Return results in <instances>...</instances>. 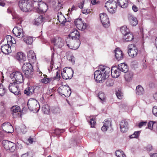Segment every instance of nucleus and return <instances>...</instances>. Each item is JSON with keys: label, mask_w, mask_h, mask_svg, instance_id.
Instances as JSON below:
<instances>
[{"label": "nucleus", "mask_w": 157, "mask_h": 157, "mask_svg": "<svg viewBox=\"0 0 157 157\" xmlns=\"http://www.w3.org/2000/svg\"><path fill=\"white\" fill-rule=\"evenodd\" d=\"M147 123V122L146 121H144L140 122L138 126L139 128H140L142 127L143 126L145 125Z\"/></svg>", "instance_id": "obj_56"}, {"label": "nucleus", "mask_w": 157, "mask_h": 157, "mask_svg": "<svg viewBox=\"0 0 157 157\" xmlns=\"http://www.w3.org/2000/svg\"><path fill=\"white\" fill-rule=\"evenodd\" d=\"M133 39V34L129 32L124 34L123 36V41L124 42L131 41Z\"/></svg>", "instance_id": "obj_24"}, {"label": "nucleus", "mask_w": 157, "mask_h": 157, "mask_svg": "<svg viewBox=\"0 0 157 157\" xmlns=\"http://www.w3.org/2000/svg\"><path fill=\"white\" fill-rule=\"evenodd\" d=\"M114 83L113 81L111 79H108L106 82V84L108 86H110L113 85Z\"/></svg>", "instance_id": "obj_47"}, {"label": "nucleus", "mask_w": 157, "mask_h": 157, "mask_svg": "<svg viewBox=\"0 0 157 157\" xmlns=\"http://www.w3.org/2000/svg\"><path fill=\"white\" fill-rule=\"evenodd\" d=\"M120 30L121 33L124 35L128 33L129 31V29L126 26H124L121 27Z\"/></svg>", "instance_id": "obj_42"}, {"label": "nucleus", "mask_w": 157, "mask_h": 157, "mask_svg": "<svg viewBox=\"0 0 157 157\" xmlns=\"http://www.w3.org/2000/svg\"><path fill=\"white\" fill-rule=\"evenodd\" d=\"M50 110L49 106L48 105H44L42 107V110L44 113L48 114Z\"/></svg>", "instance_id": "obj_39"}, {"label": "nucleus", "mask_w": 157, "mask_h": 157, "mask_svg": "<svg viewBox=\"0 0 157 157\" xmlns=\"http://www.w3.org/2000/svg\"><path fill=\"white\" fill-rule=\"evenodd\" d=\"M96 122L95 121L94 119H93V118H91L90 121V124L91 127H94L95 124Z\"/></svg>", "instance_id": "obj_54"}, {"label": "nucleus", "mask_w": 157, "mask_h": 157, "mask_svg": "<svg viewBox=\"0 0 157 157\" xmlns=\"http://www.w3.org/2000/svg\"><path fill=\"white\" fill-rule=\"evenodd\" d=\"M73 42H69L66 43L67 46L71 49L75 50L77 49L80 44L79 40H73Z\"/></svg>", "instance_id": "obj_17"}, {"label": "nucleus", "mask_w": 157, "mask_h": 157, "mask_svg": "<svg viewBox=\"0 0 157 157\" xmlns=\"http://www.w3.org/2000/svg\"><path fill=\"white\" fill-rule=\"evenodd\" d=\"M2 127L3 130L7 133H11L13 131L12 126L9 122H5L2 124Z\"/></svg>", "instance_id": "obj_19"}, {"label": "nucleus", "mask_w": 157, "mask_h": 157, "mask_svg": "<svg viewBox=\"0 0 157 157\" xmlns=\"http://www.w3.org/2000/svg\"><path fill=\"white\" fill-rule=\"evenodd\" d=\"M108 128H107L103 124V126L101 128V130L104 132H106L107 129Z\"/></svg>", "instance_id": "obj_62"}, {"label": "nucleus", "mask_w": 157, "mask_h": 157, "mask_svg": "<svg viewBox=\"0 0 157 157\" xmlns=\"http://www.w3.org/2000/svg\"><path fill=\"white\" fill-rule=\"evenodd\" d=\"M13 34L17 37L21 38L24 36L23 31L21 27H15L13 30Z\"/></svg>", "instance_id": "obj_18"}, {"label": "nucleus", "mask_w": 157, "mask_h": 157, "mask_svg": "<svg viewBox=\"0 0 157 157\" xmlns=\"http://www.w3.org/2000/svg\"><path fill=\"white\" fill-rule=\"evenodd\" d=\"M132 10L135 12H137L138 10V8L135 5H133L132 6Z\"/></svg>", "instance_id": "obj_63"}, {"label": "nucleus", "mask_w": 157, "mask_h": 157, "mask_svg": "<svg viewBox=\"0 0 157 157\" xmlns=\"http://www.w3.org/2000/svg\"><path fill=\"white\" fill-rule=\"evenodd\" d=\"M118 69L119 71L124 73L127 72L128 71V66L124 63L119 64L118 66Z\"/></svg>", "instance_id": "obj_28"}, {"label": "nucleus", "mask_w": 157, "mask_h": 157, "mask_svg": "<svg viewBox=\"0 0 157 157\" xmlns=\"http://www.w3.org/2000/svg\"><path fill=\"white\" fill-rule=\"evenodd\" d=\"M115 154L117 157H126L125 154L122 151H117L115 152Z\"/></svg>", "instance_id": "obj_43"}, {"label": "nucleus", "mask_w": 157, "mask_h": 157, "mask_svg": "<svg viewBox=\"0 0 157 157\" xmlns=\"http://www.w3.org/2000/svg\"><path fill=\"white\" fill-rule=\"evenodd\" d=\"M3 147L6 150L11 152H13L16 151V144L8 140L2 141Z\"/></svg>", "instance_id": "obj_8"}, {"label": "nucleus", "mask_w": 157, "mask_h": 157, "mask_svg": "<svg viewBox=\"0 0 157 157\" xmlns=\"http://www.w3.org/2000/svg\"><path fill=\"white\" fill-rule=\"evenodd\" d=\"M155 121H150L148 124V128L151 129L152 130L153 129H154L155 126Z\"/></svg>", "instance_id": "obj_46"}, {"label": "nucleus", "mask_w": 157, "mask_h": 157, "mask_svg": "<svg viewBox=\"0 0 157 157\" xmlns=\"http://www.w3.org/2000/svg\"><path fill=\"white\" fill-rule=\"evenodd\" d=\"M58 91L60 94L63 95L66 97H69L71 93L70 88L67 85L60 86L58 88Z\"/></svg>", "instance_id": "obj_7"}, {"label": "nucleus", "mask_w": 157, "mask_h": 157, "mask_svg": "<svg viewBox=\"0 0 157 157\" xmlns=\"http://www.w3.org/2000/svg\"><path fill=\"white\" fill-rule=\"evenodd\" d=\"M147 150L148 151H151L153 149V147L151 144L148 145L146 147Z\"/></svg>", "instance_id": "obj_57"}, {"label": "nucleus", "mask_w": 157, "mask_h": 157, "mask_svg": "<svg viewBox=\"0 0 157 157\" xmlns=\"http://www.w3.org/2000/svg\"><path fill=\"white\" fill-rule=\"evenodd\" d=\"M34 90V88L33 87L30 86L25 90L24 93L27 95H31L33 93Z\"/></svg>", "instance_id": "obj_31"}, {"label": "nucleus", "mask_w": 157, "mask_h": 157, "mask_svg": "<svg viewBox=\"0 0 157 157\" xmlns=\"http://www.w3.org/2000/svg\"><path fill=\"white\" fill-rule=\"evenodd\" d=\"M16 43V41L14 38H13L11 40L9 44H11L12 45L13 44H15Z\"/></svg>", "instance_id": "obj_61"}, {"label": "nucleus", "mask_w": 157, "mask_h": 157, "mask_svg": "<svg viewBox=\"0 0 157 157\" xmlns=\"http://www.w3.org/2000/svg\"><path fill=\"white\" fill-rule=\"evenodd\" d=\"M16 83L13 82L10 84L8 88L10 91L15 95H18L20 92V89Z\"/></svg>", "instance_id": "obj_12"}, {"label": "nucleus", "mask_w": 157, "mask_h": 157, "mask_svg": "<svg viewBox=\"0 0 157 157\" xmlns=\"http://www.w3.org/2000/svg\"><path fill=\"white\" fill-rule=\"evenodd\" d=\"M103 124L108 128L111 125V122L110 121L105 120L103 122Z\"/></svg>", "instance_id": "obj_48"}, {"label": "nucleus", "mask_w": 157, "mask_h": 157, "mask_svg": "<svg viewBox=\"0 0 157 157\" xmlns=\"http://www.w3.org/2000/svg\"><path fill=\"white\" fill-rule=\"evenodd\" d=\"M140 133V131L135 132L133 134L130 136V138H137L139 137Z\"/></svg>", "instance_id": "obj_45"}, {"label": "nucleus", "mask_w": 157, "mask_h": 157, "mask_svg": "<svg viewBox=\"0 0 157 157\" xmlns=\"http://www.w3.org/2000/svg\"><path fill=\"white\" fill-rule=\"evenodd\" d=\"M20 108L18 106H13L11 108L12 114L13 115H14L15 113H16L20 112Z\"/></svg>", "instance_id": "obj_40"}, {"label": "nucleus", "mask_w": 157, "mask_h": 157, "mask_svg": "<svg viewBox=\"0 0 157 157\" xmlns=\"http://www.w3.org/2000/svg\"><path fill=\"white\" fill-rule=\"evenodd\" d=\"M77 9V7L75 6H73L71 9H69L68 10V14H71V12L73 10H76Z\"/></svg>", "instance_id": "obj_50"}, {"label": "nucleus", "mask_w": 157, "mask_h": 157, "mask_svg": "<svg viewBox=\"0 0 157 157\" xmlns=\"http://www.w3.org/2000/svg\"><path fill=\"white\" fill-rule=\"evenodd\" d=\"M105 7H106L108 11L110 13H113L115 12L117 7L116 2L113 0H109L107 1Z\"/></svg>", "instance_id": "obj_6"}, {"label": "nucleus", "mask_w": 157, "mask_h": 157, "mask_svg": "<svg viewBox=\"0 0 157 157\" xmlns=\"http://www.w3.org/2000/svg\"><path fill=\"white\" fill-rule=\"evenodd\" d=\"M124 75V78L125 80L128 82H129L132 80L133 75V73L131 71L127 72Z\"/></svg>", "instance_id": "obj_30"}, {"label": "nucleus", "mask_w": 157, "mask_h": 157, "mask_svg": "<svg viewBox=\"0 0 157 157\" xmlns=\"http://www.w3.org/2000/svg\"><path fill=\"white\" fill-rule=\"evenodd\" d=\"M84 4V1H83L79 3L78 5V7L81 9H82L83 8V5Z\"/></svg>", "instance_id": "obj_59"}, {"label": "nucleus", "mask_w": 157, "mask_h": 157, "mask_svg": "<svg viewBox=\"0 0 157 157\" xmlns=\"http://www.w3.org/2000/svg\"><path fill=\"white\" fill-rule=\"evenodd\" d=\"M22 148L23 147L21 144L18 143H17L16 144V150L17 149H22Z\"/></svg>", "instance_id": "obj_55"}, {"label": "nucleus", "mask_w": 157, "mask_h": 157, "mask_svg": "<svg viewBox=\"0 0 157 157\" xmlns=\"http://www.w3.org/2000/svg\"><path fill=\"white\" fill-rule=\"evenodd\" d=\"M13 37L10 35H7L6 36V38L8 44L9 43L11 40L13 38Z\"/></svg>", "instance_id": "obj_58"}, {"label": "nucleus", "mask_w": 157, "mask_h": 157, "mask_svg": "<svg viewBox=\"0 0 157 157\" xmlns=\"http://www.w3.org/2000/svg\"><path fill=\"white\" fill-rule=\"evenodd\" d=\"M129 21L130 24L133 26H136L138 23L137 18L132 16H131L129 18Z\"/></svg>", "instance_id": "obj_32"}, {"label": "nucleus", "mask_w": 157, "mask_h": 157, "mask_svg": "<svg viewBox=\"0 0 157 157\" xmlns=\"http://www.w3.org/2000/svg\"><path fill=\"white\" fill-rule=\"evenodd\" d=\"M33 3L31 0H21L19 2V6L21 10L27 12L33 9Z\"/></svg>", "instance_id": "obj_2"}, {"label": "nucleus", "mask_w": 157, "mask_h": 157, "mask_svg": "<svg viewBox=\"0 0 157 157\" xmlns=\"http://www.w3.org/2000/svg\"><path fill=\"white\" fill-rule=\"evenodd\" d=\"M54 64V62L53 59L52 58L51 60L50 65L48 67V70L50 72L55 70H57L58 68V66L56 67L54 66V67H53Z\"/></svg>", "instance_id": "obj_38"}, {"label": "nucleus", "mask_w": 157, "mask_h": 157, "mask_svg": "<svg viewBox=\"0 0 157 157\" xmlns=\"http://www.w3.org/2000/svg\"><path fill=\"white\" fill-rule=\"evenodd\" d=\"M54 80V78H48L47 76L46 75L42 79H41V82L44 84H47L48 82Z\"/></svg>", "instance_id": "obj_35"}, {"label": "nucleus", "mask_w": 157, "mask_h": 157, "mask_svg": "<svg viewBox=\"0 0 157 157\" xmlns=\"http://www.w3.org/2000/svg\"><path fill=\"white\" fill-rule=\"evenodd\" d=\"M116 95L117 98L119 99H121L123 96V93L119 90L116 92Z\"/></svg>", "instance_id": "obj_49"}, {"label": "nucleus", "mask_w": 157, "mask_h": 157, "mask_svg": "<svg viewBox=\"0 0 157 157\" xmlns=\"http://www.w3.org/2000/svg\"><path fill=\"white\" fill-rule=\"evenodd\" d=\"M119 125L121 132H125L127 131L128 129V123L126 120L122 121L120 122Z\"/></svg>", "instance_id": "obj_20"}, {"label": "nucleus", "mask_w": 157, "mask_h": 157, "mask_svg": "<svg viewBox=\"0 0 157 157\" xmlns=\"http://www.w3.org/2000/svg\"><path fill=\"white\" fill-rule=\"evenodd\" d=\"M27 57L30 62L34 63L36 61V55L33 51L30 50L28 52Z\"/></svg>", "instance_id": "obj_23"}, {"label": "nucleus", "mask_w": 157, "mask_h": 157, "mask_svg": "<svg viewBox=\"0 0 157 157\" xmlns=\"http://www.w3.org/2000/svg\"><path fill=\"white\" fill-rule=\"evenodd\" d=\"M27 105L29 110L37 112L40 109V105L38 101L34 99L30 98L28 102Z\"/></svg>", "instance_id": "obj_4"}, {"label": "nucleus", "mask_w": 157, "mask_h": 157, "mask_svg": "<svg viewBox=\"0 0 157 157\" xmlns=\"http://www.w3.org/2000/svg\"><path fill=\"white\" fill-rule=\"evenodd\" d=\"M143 88L140 85L137 86L136 89V93L137 95H141L144 93Z\"/></svg>", "instance_id": "obj_36"}, {"label": "nucleus", "mask_w": 157, "mask_h": 157, "mask_svg": "<svg viewBox=\"0 0 157 157\" xmlns=\"http://www.w3.org/2000/svg\"><path fill=\"white\" fill-rule=\"evenodd\" d=\"M2 52L5 54H8L11 52V46L8 44L2 45L1 48Z\"/></svg>", "instance_id": "obj_21"}, {"label": "nucleus", "mask_w": 157, "mask_h": 157, "mask_svg": "<svg viewBox=\"0 0 157 157\" xmlns=\"http://www.w3.org/2000/svg\"><path fill=\"white\" fill-rule=\"evenodd\" d=\"M10 77L14 82L19 84L24 81L22 73L19 71L12 73L10 74Z\"/></svg>", "instance_id": "obj_5"}, {"label": "nucleus", "mask_w": 157, "mask_h": 157, "mask_svg": "<svg viewBox=\"0 0 157 157\" xmlns=\"http://www.w3.org/2000/svg\"><path fill=\"white\" fill-rule=\"evenodd\" d=\"M152 112L153 114L157 117V106H155L153 107Z\"/></svg>", "instance_id": "obj_53"}, {"label": "nucleus", "mask_w": 157, "mask_h": 157, "mask_svg": "<svg viewBox=\"0 0 157 157\" xmlns=\"http://www.w3.org/2000/svg\"><path fill=\"white\" fill-rule=\"evenodd\" d=\"M23 39L25 43L29 44H31L33 41V38L30 36H23Z\"/></svg>", "instance_id": "obj_33"}, {"label": "nucleus", "mask_w": 157, "mask_h": 157, "mask_svg": "<svg viewBox=\"0 0 157 157\" xmlns=\"http://www.w3.org/2000/svg\"><path fill=\"white\" fill-rule=\"evenodd\" d=\"M117 4L120 7L124 8H126L128 5L129 0H117Z\"/></svg>", "instance_id": "obj_25"}, {"label": "nucleus", "mask_w": 157, "mask_h": 157, "mask_svg": "<svg viewBox=\"0 0 157 157\" xmlns=\"http://www.w3.org/2000/svg\"><path fill=\"white\" fill-rule=\"evenodd\" d=\"M21 131L23 134H25L27 132V129L25 125H22L21 127Z\"/></svg>", "instance_id": "obj_51"}, {"label": "nucleus", "mask_w": 157, "mask_h": 157, "mask_svg": "<svg viewBox=\"0 0 157 157\" xmlns=\"http://www.w3.org/2000/svg\"><path fill=\"white\" fill-rule=\"evenodd\" d=\"M115 55L116 59L118 61L123 59L124 58V54L119 48H116L115 49Z\"/></svg>", "instance_id": "obj_22"}, {"label": "nucleus", "mask_w": 157, "mask_h": 157, "mask_svg": "<svg viewBox=\"0 0 157 157\" xmlns=\"http://www.w3.org/2000/svg\"><path fill=\"white\" fill-rule=\"evenodd\" d=\"M98 97L100 100L102 101H104L105 100V96L104 93L100 92L98 94Z\"/></svg>", "instance_id": "obj_44"}, {"label": "nucleus", "mask_w": 157, "mask_h": 157, "mask_svg": "<svg viewBox=\"0 0 157 157\" xmlns=\"http://www.w3.org/2000/svg\"><path fill=\"white\" fill-rule=\"evenodd\" d=\"M7 90L2 84H0V96H3L6 92Z\"/></svg>", "instance_id": "obj_41"}, {"label": "nucleus", "mask_w": 157, "mask_h": 157, "mask_svg": "<svg viewBox=\"0 0 157 157\" xmlns=\"http://www.w3.org/2000/svg\"><path fill=\"white\" fill-rule=\"evenodd\" d=\"M54 78V80L55 79H59L60 78V71L58 70H57L56 71V75L55 77Z\"/></svg>", "instance_id": "obj_52"}, {"label": "nucleus", "mask_w": 157, "mask_h": 157, "mask_svg": "<svg viewBox=\"0 0 157 157\" xmlns=\"http://www.w3.org/2000/svg\"><path fill=\"white\" fill-rule=\"evenodd\" d=\"M110 71H111V74L113 77L115 78H117L120 76V72L119 71L118 69L113 67L111 70L110 69Z\"/></svg>", "instance_id": "obj_27"}, {"label": "nucleus", "mask_w": 157, "mask_h": 157, "mask_svg": "<svg viewBox=\"0 0 157 157\" xmlns=\"http://www.w3.org/2000/svg\"><path fill=\"white\" fill-rule=\"evenodd\" d=\"M22 69L24 74L27 75H29L33 71L32 66L29 63H24L22 66Z\"/></svg>", "instance_id": "obj_14"}, {"label": "nucleus", "mask_w": 157, "mask_h": 157, "mask_svg": "<svg viewBox=\"0 0 157 157\" xmlns=\"http://www.w3.org/2000/svg\"><path fill=\"white\" fill-rule=\"evenodd\" d=\"M69 61L71 62L72 63H74L75 62V58L73 56H71L69 59Z\"/></svg>", "instance_id": "obj_60"}, {"label": "nucleus", "mask_w": 157, "mask_h": 157, "mask_svg": "<svg viewBox=\"0 0 157 157\" xmlns=\"http://www.w3.org/2000/svg\"><path fill=\"white\" fill-rule=\"evenodd\" d=\"M73 73L71 68L66 67L63 69L61 74L63 78L66 80L71 79L73 76Z\"/></svg>", "instance_id": "obj_9"}, {"label": "nucleus", "mask_w": 157, "mask_h": 157, "mask_svg": "<svg viewBox=\"0 0 157 157\" xmlns=\"http://www.w3.org/2000/svg\"><path fill=\"white\" fill-rule=\"evenodd\" d=\"M79 36L80 34L78 31L76 29H73L71 32L69 37L66 39V43L73 42V40H79Z\"/></svg>", "instance_id": "obj_10"}, {"label": "nucleus", "mask_w": 157, "mask_h": 157, "mask_svg": "<svg viewBox=\"0 0 157 157\" xmlns=\"http://www.w3.org/2000/svg\"><path fill=\"white\" fill-rule=\"evenodd\" d=\"M49 3L51 5L56 6V8L58 10L62 6L61 2L57 0H51Z\"/></svg>", "instance_id": "obj_29"}, {"label": "nucleus", "mask_w": 157, "mask_h": 157, "mask_svg": "<svg viewBox=\"0 0 157 157\" xmlns=\"http://www.w3.org/2000/svg\"><path fill=\"white\" fill-rule=\"evenodd\" d=\"M16 59L19 61H20L21 60H25V57L24 54L21 52H18L16 55Z\"/></svg>", "instance_id": "obj_37"}, {"label": "nucleus", "mask_w": 157, "mask_h": 157, "mask_svg": "<svg viewBox=\"0 0 157 157\" xmlns=\"http://www.w3.org/2000/svg\"><path fill=\"white\" fill-rule=\"evenodd\" d=\"M74 22L77 28L79 30L82 31L86 29V24L82 21L81 18H78L75 20Z\"/></svg>", "instance_id": "obj_15"}, {"label": "nucleus", "mask_w": 157, "mask_h": 157, "mask_svg": "<svg viewBox=\"0 0 157 157\" xmlns=\"http://www.w3.org/2000/svg\"><path fill=\"white\" fill-rule=\"evenodd\" d=\"M51 41L55 46L58 48H61L64 44V40L60 37H56L52 39Z\"/></svg>", "instance_id": "obj_16"}, {"label": "nucleus", "mask_w": 157, "mask_h": 157, "mask_svg": "<svg viewBox=\"0 0 157 157\" xmlns=\"http://www.w3.org/2000/svg\"><path fill=\"white\" fill-rule=\"evenodd\" d=\"M110 69L108 67L100 65L98 69L94 73V77L97 82L102 83L108 78L110 74Z\"/></svg>", "instance_id": "obj_1"}, {"label": "nucleus", "mask_w": 157, "mask_h": 157, "mask_svg": "<svg viewBox=\"0 0 157 157\" xmlns=\"http://www.w3.org/2000/svg\"><path fill=\"white\" fill-rule=\"evenodd\" d=\"M44 19L42 16H39L35 20L33 23L35 25H39L42 23Z\"/></svg>", "instance_id": "obj_34"}, {"label": "nucleus", "mask_w": 157, "mask_h": 157, "mask_svg": "<svg viewBox=\"0 0 157 157\" xmlns=\"http://www.w3.org/2000/svg\"><path fill=\"white\" fill-rule=\"evenodd\" d=\"M33 9L39 13L45 12L48 9L47 5L43 2H36L33 3Z\"/></svg>", "instance_id": "obj_3"}, {"label": "nucleus", "mask_w": 157, "mask_h": 157, "mask_svg": "<svg viewBox=\"0 0 157 157\" xmlns=\"http://www.w3.org/2000/svg\"><path fill=\"white\" fill-rule=\"evenodd\" d=\"M128 54L132 57L136 56L138 54V50L136 45L134 44L129 45L128 47Z\"/></svg>", "instance_id": "obj_11"}, {"label": "nucleus", "mask_w": 157, "mask_h": 157, "mask_svg": "<svg viewBox=\"0 0 157 157\" xmlns=\"http://www.w3.org/2000/svg\"><path fill=\"white\" fill-rule=\"evenodd\" d=\"M5 5V3L4 0H0V6H4Z\"/></svg>", "instance_id": "obj_64"}, {"label": "nucleus", "mask_w": 157, "mask_h": 157, "mask_svg": "<svg viewBox=\"0 0 157 157\" xmlns=\"http://www.w3.org/2000/svg\"><path fill=\"white\" fill-rule=\"evenodd\" d=\"M57 17L59 23L63 25H64L66 22V19L61 12L58 13Z\"/></svg>", "instance_id": "obj_26"}, {"label": "nucleus", "mask_w": 157, "mask_h": 157, "mask_svg": "<svg viewBox=\"0 0 157 157\" xmlns=\"http://www.w3.org/2000/svg\"><path fill=\"white\" fill-rule=\"evenodd\" d=\"M100 19L103 26L108 28L109 25V19L107 14L105 13L100 14Z\"/></svg>", "instance_id": "obj_13"}]
</instances>
